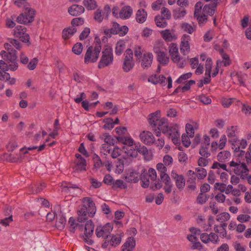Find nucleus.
<instances>
[{
	"mask_svg": "<svg viewBox=\"0 0 251 251\" xmlns=\"http://www.w3.org/2000/svg\"><path fill=\"white\" fill-rule=\"evenodd\" d=\"M14 3L18 7L23 6L25 12L21 13L18 16L16 15L12 16L11 18L12 19H16L17 22L25 25H28L33 22L36 11L34 9L27 6L29 4L26 1L22 0H15Z\"/></svg>",
	"mask_w": 251,
	"mask_h": 251,
	"instance_id": "1",
	"label": "nucleus"
},
{
	"mask_svg": "<svg viewBox=\"0 0 251 251\" xmlns=\"http://www.w3.org/2000/svg\"><path fill=\"white\" fill-rule=\"evenodd\" d=\"M82 202H86V204L82 205L77 211V221L80 223L85 221L87 220L88 217H93L96 211L95 204L90 198H83Z\"/></svg>",
	"mask_w": 251,
	"mask_h": 251,
	"instance_id": "2",
	"label": "nucleus"
},
{
	"mask_svg": "<svg viewBox=\"0 0 251 251\" xmlns=\"http://www.w3.org/2000/svg\"><path fill=\"white\" fill-rule=\"evenodd\" d=\"M149 123L151 126L153 130L156 131V127L157 129L162 130L163 133H166L169 131L172 132L175 130V128L168 126L167 120L165 118L160 119L159 113L158 112L151 113L149 115Z\"/></svg>",
	"mask_w": 251,
	"mask_h": 251,
	"instance_id": "3",
	"label": "nucleus"
},
{
	"mask_svg": "<svg viewBox=\"0 0 251 251\" xmlns=\"http://www.w3.org/2000/svg\"><path fill=\"white\" fill-rule=\"evenodd\" d=\"M96 44L93 49V47L90 46L87 49L85 55L84 62L85 63L89 62H95L99 57V54L101 49V43L99 39H95Z\"/></svg>",
	"mask_w": 251,
	"mask_h": 251,
	"instance_id": "4",
	"label": "nucleus"
},
{
	"mask_svg": "<svg viewBox=\"0 0 251 251\" xmlns=\"http://www.w3.org/2000/svg\"><path fill=\"white\" fill-rule=\"evenodd\" d=\"M229 165L230 168H233L232 170L236 175L240 176L241 178L244 179L246 176H248L249 170L245 163L232 161L229 163Z\"/></svg>",
	"mask_w": 251,
	"mask_h": 251,
	"instance_id": "5",
	"label": "nucleus"
},
{
	"mask_svg": "<svg viewBox=\"0 0 251 251\" xmlns=\"http://www.w3.org/2000/svg\"><path fill=\"white\" fill-rule=\"evenodd\" d=\"M113 61L112 49L107 47L102 51V56L98 64V68L102 69L112 64Z\"/></svg>",
	"mask_w": 251,
	"mask_h": 251,
	"instance_id": "6",
	"label": "nucleus"
},
{
	"mask_svg": "<svg viewBox=\"0 0 251 251\" xmlns=\"http://www.w3.org/2000/svg\"><path fill=\"white\" fill-rule=\"evenodd\" d=\"M128 30V28L126 26H120L118 23L113 22L112 27L110 29H105L104 33L109 37L111 36V34H119L120 36H123L127 33Z\"/></svg>",
	"mask_w": 251,
	"mask_h": 251,
	"instance_id": "7",
	"label": "nucleus"
},
{
	"mask_svg": "<svg viewBox=\"0 0 251 251\" xmlns=\"http://www.w3.org/2000/svg\"><path fill=\"white\" fill-rule=\"evenodd\" d=\"M26 31L27 29L25 26L17 25L13 29V34L15 37L19 38L23 43H27V45L29 46L30 45V36Z\"/></svg>",
	"mask_w": 251,
	"mask_h": 251,
	"instance_id": "8",
	"label": "nucleus"
},
{
	"mask_svg": "<svg viewBox=\"0 0 251 251\" xmlns=\"http://www.w3.org/2000/svg\"><path fill=\"white\" fill-rule=\"evenodd\" d=\"M113 228L112 224L107 223L103 226H98L96 229L95 233L98 238H102L104 242L105 240L109 238Z\"/></svg>",
	"mask_w": 251,
	"mask_h": 251,
	"instance_id": "9",
	"label": "nucleus"
},
{
	"mask_svg": "<svg viewBox=\"0 0 251 251\" xmlns=\"http://www.w3.org/2000/svg\"><path fill=\"white\" fill-rule=\"evenodd\" d=\"M124 236V233L121 232L116 234H113L110 235L109 238L105 240V241L102 244V247L103 248H106L108 245L111 246L116 247L119 245L121 242L122 238Z\"/></svg>",
	"mask_w": 251,
	"mask_h": 251,
	"instance_id": "10",
	"label": "nucleus"
},
{
	"mask_svg": "<svg viewBox=\"0 0 251 251\" xmlns=\"http://www.w3.org/2000/svg\"><path fill=\"white\" fill-rule=\"evenodd\" d=\"M149 179L151 180V187L153 190L159 189L162 186V184L159 179L157 180L156 171L153 168H150L146 173Z\"/></svg>",
	"mask_w": 251,
	"mask_h": 251,
	"instance_id": "11",
	"label": "nucleus"
},
{
	"mask_svg": "<svg viewBox=\"0 0 251 251\" xmlns=\"http://www.w3.org/2000/svg\"><path fill=\"white\" fill-rule=\"evenodd\" d=\"M153 58V56L151 53L146 52L137 61L140 63L142 68L147 69L151 66Z\"/></svg>",
	"mask_w": 251,
	"mask_h": 251,
	"instance_id": "12",
	"label": "nucleus"
},
{
	"mask_svg": "<svg viewBox=\"0 0 251 251\" xmlns=\"http://www.w3.org/2000/svg\"><path fill=\"white\" fill-rule=\"evenodd\" d=\"M141 141L147 145H151L154 143V137L152 133L148 131H143L140 134Z\"/></svg>",
	"mask_w": 251,
	"mask_h": 251,
	"instance_id": "13",
	"label": "nucleus"
},
{
	"mask_svg": "<svg viewBox=\"0 0 251 251\" xmlns=\"http://www.w3.org/2000/svg\"><path fill=\"white\" fill-rule=\"evenodd\" d=\"M171 176L175 181L176 186L178 189H182L184 188L185 184V180L182 175H179L175 171H173Z\"/></svg>",
	"mask_w": 251,
	"mask_h": 251,
	"instance_id": "14",
	"label": "nucleus"
},
{
	"mask_svg": "<svg viewBox=\"0 0 251 251\" xmlns=\"http://www.w3.org/2000/svg\"><path fill=\"white\" fill-rule=\"evenodd\" d=\"M161 183L163 182L165 184L164 190L167 194H169L172 191V188L173 186L171 178L167 174H163V175L160 176Z\"/></svg>",
	"mask_w": 251,
	"mask_h": 251,
	"instance_id": "15",
	"label": "nucleus"
},
{
	"mask_svg": "<svg viewBox=\"0 0 251 251\" xmlns=\"http://www.w3.org/2000/svg\"><path fill=\"white\" fill-rule=\"evenodd\" d=\"M0 55L4 59L9 61H15L17 59V51L14 49H8L7 52L2 50L0 52Z\"/></svg>",
	"mask_w": 251,
	"mask_h": 251,
	"instance_id": "16",
	"label": "nucleus"
},
{
	"mask_svg": "<svg viewBox=\"0 0 251 251\" xmlns=\"http://www.w3.org/2000/svg\"><path fill=\"white\" fill-rule=\"evenodd\" d=\"M221 0H213L211 3L206 4L203 8V12L213 15L215 12V8Z\"/></svg>",
	"mask_w": 251,
	"mask_h": 251,
	"instance_id": "17",
	"label": "nucleus"
},
{
	"mask_svg": "<svg viewBox=\"0 0 251 251\" xmlns=\"http://www.w3.org/2000/svg\"><path fill=\"white\" fill-rule=\"evenodd\" d=\"M84 11V8L82 5L74 4L68 8V12L74 16L80 15Z\"/></svg>",
	"mask_w": 251,
	"mask_h": 251,
	"instance_id": "18",
	"label": "nucleus"
},
{
	"mask_svg": "<svg viewBox=\"0 0 251 251\" xmlns=\"http://www.w3.org/2000/svg\"><path fill=\"white\" fill-rule=\"evenodd\" d=\"M190 36L186 34L183 35L180 46V51L183 54H185V52H189L190 51V46L189 44V40H190Z\"/></svg>",
	"mask_w": 251,
	"mask_h": 251,
	"instance_id": "19",
	"label": "nucleus"
},
{
	"mask_svg": "<svg viewBox=\"0 0 251 251\" xmlns=\"http://www.w3.org/2000/svg\"><path fill=\"white\" fill-rule=\"evenodd\" d=\"M139 174L134 170H128L125 179L126 181L130 183H136L139 181Z\"/></svg>",
	"mask_w": 251,
	"mask_h": 251,
	"instance_id": "20",
	"label": "nucleus"
},
{
	"mask_svg": "<svg viewBox=\"0 0 251 251\" xmlns=\"http://www.w3.org/2000/svg\"><path fill=\"white\" fill-rule=\"evenodd\" d=\"M75 165L73 167L74 171H86V161L83 158L76 159L75 161Z\"/></svg>",
	"mask_w": 251,
	"mask_h": 251,
	"instance_id": "21",
	"label": "nucleus"
},
{
	"mask_svg": "<svg viewBox=\"0 0 251 251\" xmlns=\"http://www.w3.org/2000/svg\"><path fill=\"white\" fill-rule=\"evenodd\" d=\"M68 225L69 231L73 233L75 232L76 228H78L81 231L83 230V226L76 223L75 219L73 217L70 218L68 222Z\"/></svg>",
	"mask_w": 251,
	"mask_h": 251,
	"instance_id": "22",
	"label": "nucleus"
},
{
	"mask_svg": "<svg viewBox=\"0 0 251 251\" xmlns=\"http://www.w3.org/2000/svg\"><path fill=\"white\" fill-rule=\"evenodd\" d=\"M149 81L152 82L153 84L159 83L164 86L166 84V77L163 75H154L149 77L148 79Z\"/></svg>",
	"mask_w": 251,
	"mask_h": 251,
	"instance_id": "23",
	"label": "nucleus"
},
{
	"mask_svg": "<svg viewBox=\"0 0 251 251\" xmlns=\"http://www.w3.org/2000/svg\"><path fill=\"white\" fill-rule=\"evenodd\" d=\"M236 126L234 127L232 126L227 128V137H228V141L232 143L233 145H234V143L237 141V137L235 134V131L236 130Z\"/></svg>",
	"mask_w": 251,
	"mask_h": 251,
	"instance_id": "24",
	"label": "nucleus"
},
{
	"mask_svg": "<svg viewBox=\"0 0 251 251\" xmlns=\"http://www.w3.org/2000/svg\"><path fill=\"white\" fill-rule=\"evenodd\" d=\"M94 225L91 220L87 221L85 225L84 235L85 237H91L93 234Z\"/></svg>",
	"mask_w": 251,
	"mask_h": 251,
	"instance_id": "25",
	"label": "nucleus"
},
{
	"mask_svg": "<svg viewBox=\"0 0 251 251\" xmlns=\"http://www.w3.org/2000/svg\"><path fill=\"white\" fill-rule=\"evenodd\" d=\"M93 159L94 160V166L95 167L100 168L104 165H105L106 167L111 166V163L108 161H105L102 163L100 157L96 154H94Z\"/></svg>",
	"mask_w": 251,
	"mask_h": 251,
	"instance_id": "26",
	"label": "nucleus"
},
{
	"mask_svg": "<svg viewBox=\"0 0 251 251\" xmlns=\"http://www.w3.org/2000/svg\"><path fill=\"white\" fill-rule=\"evenodd\" d=\"M4 155L7 160L12 162H16L22 160V155L20 153H16L12 151L9 154H5Z\"/></svg>",
	"mask_w": 251,
	"mask_h": 251,
	"instance_id": "27",
	"label": "nucleus"
},
{
	"mask_svg": "<svg viewBox=\"0 0 251 251\" xmlns=\"http://www.w3.org/2000/svg\"><path fill=\"white\" fill-rule=\"evenodd\" d=\"M147 16V13L144 9H139L136 15V20L139 23H143L146 20Z\"/></svg>",
	"mask_w": 251,
	"mask_h": 251,
	"instance_id": "28",
	"label": "nucleus"
},
{
	"mask_svg": "<svg viewBox=\"0 0 251 251\" xmlns=\"http://www.w3.org/2000/svg\"><path fill=\"white\" fill-rule=\"evenodd\" d=\"M134 66V63L133 62V59L130 60V59H127L125 58L123 65V69L125 72H128L131 70L132 69Z\"/></svg>",
	"mask_w": 251,
	"mask_h": 251,
	"instance_id": "29",
	"label": "nucleus"
},
{
	"mask_svg": "<svg viewBox=\"0 0 251 251\" xmlns=\"http://www.w3.org/2000/svg\"><path fill=\"white\" fill-rule=\"evenodd\" d=\"M46 187L44 182L37 183L31 185L30 189L31 193L32 194H36L42 191L43 189Z\"/></svg>",
	"mask_w": 251,
	"mask_h": 251,
	"instance_id": "30",
	"label": "nucleus"
},
{
	"mask_svg": "<svg viewBox=\"0 0 251 251\" xmlns=\"http://www.w3.org/2000/svg\"><path fill=\"white\" fill-rule=\"evenodd\" d=\"M132 13V9L130 6H126L122 8L121 10L119 15L121 18H128Z\"/></svg>",
	"mask_w": 251,
	"mask_h": 251,
	"instance_id": "31",
	"label": "nucleus"
},
{
	"mask_svg": "<svg viewBox=\"0 0 251 251\" xmlns=\"http://www.w3.org/2000/svg\"><path fill=\"white\" fill-rule=\"evenodd\" d=\"M66 218L62 215H59L56 217L55 226L59 230L63 229L66 225Z\"/></svg>",
	"mask_w": 251,
	"mask_h": 251,
	"instance_id": "32",
	"label": "nucleus"
},
{
	"mask_svg": "<svg viewBox=\"0 0 251 251\" xmlns=\"http://www.w3.org/2000/svg\"><path fill=\"white\" fill-rule=\"evenodd\" d=\"M157 60L160 64L163 65H167L169 62V58L165 51L157 54Z\"/></svg>",
	"mask_w": 251,
	"mask_h": 251,
	"instance_id": "33",
	"label": "nucleus"
},
{
	"mask_svg": "<svg viewBox=\"0 0 251 251\" xmlns=\"http://www.w3.org/2000/svg\"><path fill=\"white\" fill-rule=\"evenodd\" d=\"M141 185L144 188H148L150 184V179L146 173L144 171L140 176Z\"/></svg>",
	"mask_w": 251,
	"mask_h": 251,
	"instance_id": "34",
	"label": "nucleus"
},
{
	"mask_svg": "<svg viewBox=\"0 0 251 251\" xmlns=\"http://www.w3.org/2000/svg\"><path fill=\"white\" fill-rule=\"evenodd\" d=\"M186 14L184 8H177L173 10V16L175 19H179L183 17Z\"/></svg>",
	"mask_w": 251,
	"mask_h": 251,
	"instance_id": "35",
	"label": "nucleus"
},
{
	"mask_svg": "<svg viewBox=\"0 0 251 251\" xmlns=\"http://www.w3.org/2000/svg\"><path fill=\"white\" fill-rule=\"evenodd\" d=\"M166 19L160 15L156 16L155 17V22L157 26L161 28H164L166 26L167 23Z\"/></svg>",
	"mask_w": 251,
	"mask_h": 251,
	"instance_id": "36",
	"label": "nucleus"
},
{
	"mask_svg": "<svg viewBox=\"0 0 251 251\" xmlns=\"http://www.w3.org/2000/svg\"><path fill=\"white\" fill-rule=\"evenodd\" d=\"M123 150L128 156L132 157H136L137 156V151H136V147L134 149L132 146L124 147H123Z\"/></svg>",
	"mask_w": 251,
	"mask_h": 251,
	"instance_id": "37",
	"label": "nucleus"
},
{
	"mask_svg": "<svg viewBox=\"0 0 251 251\" xmlns=\"http://www.w3.org/2000/svg\"><path fill=\"white\" fill-rule=\"evenodd\" d=\"M126 45L124 41H120L116 44L115 48V53L118 55H121L125 49Z\"/></svg>",
	"mask_w": 251,
	"mask_h": 251,
	"instance_id": "38",
	"label": "nucleus"
},
{
	"mask_svg": "<svg viewBox=\"0 0 251 251\" xmlns=\"http://www.w3.org/2000/svg\"><path fill=\"white\" fill-rule=\"evenodd\" d=\"M195 173L198 179H203L207 175L206 170L202 167L196 168Z\"/></svg>",
	"mask_w": 251,
	"mask_h": 251,
	"instance_id": "39",
	"label": "nucleus"
},
{
	"mask_svg": "<svg viewBox=\"0 0 251 251\" xmlns=\"http://www.w3.org/2000/svg\"><path fill=\"white\" fill-rule=\"evenodd\" d=\"M230 156V153L228 151H221L218 154L217 159L219 162H224L228 157Z\"/></svg>",
	"mask_w": 251,
	"mask_h": 251,
	"instance_id": "40",
	"label": "nucleus"
},
{
	"mask_svg": "<svg viewBox=\"0 0 251 251\" xmlns=\"http://www.w3.org/2000/svg\"><path fill=\"white\" fill-rule=\"evenodd\" d=\"M84 5L88 10L95 9L97 6V2L95 0H84Z\"/></svg>",
	"mask_w": 251,
	"mask_h": 251,
	"instance_id": "41",
	"label": "nucleus"
},
{
	"mask_svg": "<svg viewBox=\"0 0 251 251\" xmlns=\"http://www.w3.org/2000/svg\"><path fill=\"white\" fill-rule=\"evenodd\" d=\"M209 198L208 194L200 193L197 198V202L200 204L205 203Z\"/></svg>",
	"mask_w": 251,
	"mask_h": 251,
	"instance_id": "42",
	"label": "nucleus"
},
{
	"mask_svg": "<svg viewBox=\"0 0 251 251\" xmlns=\"http://www.w3.org/2000/svg\"><path fill=\"white\" fill-rule=\"evenodd\" d=\"M209 147L205 146L204 145H201L200 150H199V153L202 157H204L206 158L209 157L211 153L208 150Z\"/></svg>",
	"mask_w": 251,
	"mask_h": 251,
	"instance_id": "43",
	"label": "nucleus"
},
{
	"mask_svg": "<svg viewBox=\"0 0 251 251\" xmlns=\"http://www.w3.org/2000/svg\"><path fill=\"white\" fill-rule=\"evenodd\" d=\"M165 50V49L164 48V44L163 43L159 42L155 43L153 48V51L155 53L158 54L162 52H164Z\"/></svg>",
	"mask_w": 251,
	"mask_h": 251,
	"instance_id": "44",
	"label": "nucleus"
},
{
	"mask_svg": "<svg viewBox=\"0 0 251 251\" xmlns=\"http://www.w3.org/2000/svg\"><path fill=\"white\" fill-rule=\"evenodd\" d=\"M213 169H222L225 171H226L227 172H231V170L230 168L227 169L226 165L223 163H220L218 162H214L211 167Z\"/></svg>",
	"mask_w": 251,
	"mask_h": 251,
	"instance_id": "45",
	"label": "nucleus"
},
{
	"mask_svg": "<svg viewBox=\"0 0 251 251\" xmlns=\"http://www.w3.org/2000/svg\"><path fill=\"white\" fill-rule=\"evenodd\" d=\"M105 125L103 126V128L105 129H111L114 127V125L113 124V120L111 118L105 119L103 120Z\"/></svg>",
	"mask_w": 251,
	"mask_h": 251,
	"instance_id": "46",
	"label": "nucleus"
},
{
	"mask_svg": "<svg viewBox=\"0 0 251 251\" xmlns=\"http://www.w3.org/2000/svg\"><path fill=\"white\" fill-rule=\"evenodd\" d=\"M230 218L229 214L227 212H223L217 216V220L220 222H223L228 220Z\"/></svg>",
	"mask_w": 251,
	"mask_h": 251,
	"instance_id": "47",
	"label": "nucleus"
},
{
	"mask_svg": "<svg viewBox=\"0 0 251 251\" xmlns=\"http://www.w3.org/2000/svg\"><path fill=\"white\" fill-rule=\"evenodd\" d=\"M102 10L100 9H98L97 11L94 13V20L99 22L100 23L103 19V15L102 14Z\"/></svg>",
	"mask_w": 251,
	"mask_h": 251,
	"instance_id": "48",
	"label": "nucleus"
},
{
	"mask_svg": "<svg viewBox=\"0 0 251 251\" xmlns=\"http://www.w3.org/2000/svg\"><path fill=\"white\" fill-rule=\"evenodd\" d=\"M163 38L167 42H171L173 40V36L169 30H165L161 32Z\"/></svg>",
	"mask_w": 251,
	"mask_h": 251,
	"instance_id": "49",
	"label": "nucleus"
},
{
	"mask_svg": "<svg viewBox=\"0 0 251 251\" xmlns=\"http://www.w3.org/2000/svg\"><path fill=\"white\" fill-rule=\"evenodd\" d=\"M212 66V61L210 58H208L206 59L205 63V75H209L211 74V69Z\"/></svg>",
	"mask_w": 251,
	"mask_h": 251,
	"instance_id": "50",
	"label": "nucleus"
},
{
	"mask_svg": "<svg viewBox=\"0 0 251 251\" xmlns=\"http://www.w3.org/2000/svg\"><path fill=\"white\" fill-rule=\"evenodd\" d=\"M82 45L80 43H76L72 48V51L76 54H80L82 51Z\"/></svg>",
	"mask_w": 251,
	"mask_h": 251,
	"instance_id": "51",
	"label": "nucleus"
},
{
	"mask_svg": "<svg viewBox=\"0 0 251 251\" xmlns=\"http://www.w3.org/2000/svg\"><path fill=\"white\" fill-rule=\"evenodd\" d=\"M112 151L111 145L107 144H102L101 149H100V153L104 155H107L111 153Z\"/></svg>",
	"mask_w": 251,
	"mask_h": 251,
	"instance_id": "52",
	"label": "nucleus"
},
{
	"mask_svg": "<svg viewBox=\"0 0 251 251\" xmlns=\"http://www.w3.org/2000/svg\"><path fill=\"white\" fill-rule=\"evenodd\" d=\"M156 169L160 173L159 176H163V174H167L166 172L167 169L166 166H165L164 164L161 163H158L156 165Z\"/></svg>",
	"mask_w": 251,
	"mask_h": 251,
	"instance_id": "53",
	"label": "nucleus"
},
{
	"mask_svg": "<svg viewBox=\"0 0 251 251\" xmlns=\"http://www.w3.org/2000/svg\"><path fill=\"white\" fill-rule=\"evenodd\" d=\"M103 136L104 137V142L106 143L105 144L109 145H114V139L109 135L107 133H104L103 134Z\"/></svg>",
	"mask_w": 251,
	"mask_h": 251,
	"instance_id": "54",
	"label": "nucleus"
},
{
	"mask_svg": "<svg viewBox=\"0 0 251 251\" xmlns=\"http://www.w3.org/2000/svg\"><path fill=\"white\" fill-rule=\"evenodd\" d=\"M113 187L114 188H120L121 189H126L127 188V185L123 180L119 179L117 180L115 182L114 181Z\"/></svg>",
	"mask_w": 251,
	"mask_h": 251,
	"instance_id": "55",
	"label": "nucleus"
},
{
	"mask_svg": "<svg viewBox=\"0 0 251 251\" xmlns=\"http://www.w3.org/2000/svg\"><path fill=\"white\" fill-rule=\"evenodd\" d=\"M251 219V216L247 214H240L239 215L237 218V220L240 223L248 222Z\"/></svg>",
	"mask_w": 251,
	"mask_h": 251,
	"instance_id": "56",
	"label": "nucleus"
},
{
	"mask_svg": "<svg viewBox=\"0 0 251 251\" xmlns=\"http://www.w3.org/2000/svg\"><path fill=\"white\" fill-rule=\"evenodd\" d=\"M161 15L163 18L169 20L171 17V13L170 11L166 7H163L161 9Z\"/></svg>",
	"mask_w": 251,
	"mask_h": 251,
	"instance_id": "57",
	"label": "nucleus"
},
{
	"mask_svg": "<svg viewBox=\"0 0 251 251\" xmlns=\"http://www.w3.org/2000/svg\"><path fill=\"white\" fill-rule=\"evenodd\" d=\"M185 128L187 135L190 137H193L194 135V129L193 126L190 124H187Z\"/></svg>",
	"mask_w": 251,
	"mask_h": 251,
	"instance_id": "58",
	"label": "nucleus"
},
{
	"mask_svg": "<svg viewBox=\"0 0 251 251\" xmlns=\"http://www.w3.org/2000/svg\"><path fill=\"white\" fill-rule=\"evenodd\" d=\"M203 3L201 1H199L195 4V11L194 14V17H196L197 16H198V15H199Z\"/></svg>",
	"mask_w": 251,
	"mask_h": 251,
	"instance_id": "59",
	"label": "nucleus"
},
{
	"mask_svg": "<svg viewBox=\"0 0 251 251\" xmlns=\"http://www.w3.org/2000/svg\"><path fill=\"white\" fill-rule=\"evenodd\" d=\"M182 27L184 31L187 32L189 34L192 33V32L195 30V27H193L191 25L187 23L183 24L182 25Z\"/></svg>",
	"mask_w": 251,
	"mask_h": 251,
	"instance_id": "60",
	"label": "nucleus"
},
{
	"mask_svg": "<svg viewBox=\"0 0 251 251\" xmlns=\"http://www.w3.org/2000/svg\"><path fill=\"white\" fill-rule=\"evenodd\" d=\"M136 151H137V153L139 152V153L143 155H146L147 154H148V150L147 148L144 146H136Z\"/></svg>",
	"mask_w": 251,
	"mask_h": 251,
	"instance_id": "61",
	"label": "nucleus"
},
{
	"mask_svg": "<svg viewBox=\"0 0 251 251\" xmlns=\"http://www.w3.org/2000/svg\"><path fill=\"white\" fill-rule=\"evenodd\" d=\"M178 160L182 163H186L188 160V156L187 154L183 152H180L178 155Z\"/></svg>",
	"mask_w": 251,
	"mask_h": 251,
	"instance_id": "62",
	"label": "nucleus"
},
{
	"mask_svg": "<svg viewBox=\"0 0 251 251\" xmlns=\"http://www.w3.org/2000/svg\"><path fill=\"white\" fill-rule=\"evenodd\" d=\"M207 158L204 157H200L198 160V164L200 167H205L208 164Z\"/></svg>",
	"mask_w": 251,
	"mask_h": 251,
	"instance_id": "63",
	"label": "nucleus"
},
{
	"mask_svg": "<svg viewBox=\"0 0 251 251\" xmlns=\"http://www.w3.org/2000/svg\"><path fill=\"white\" fill-rule=\"evenodd\" d=\"M181 141L183 145L186 147H189L191 144V142L188 135L185 134L182 135Z\"/></svg>",
	"mask_w": 251,
	"mask_h": 251,
	"instance_id": "64",
	"label": "nucleus"
}]
</instances>
